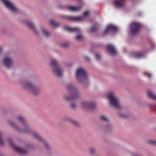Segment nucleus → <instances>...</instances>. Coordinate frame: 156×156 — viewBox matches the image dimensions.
I'll return each instance as SVG.
<instances>
[{
	"mask_svg": "<svg viewBox=\"0 0 156 156\" xmlns=\"http://www.w3.org/2000/svg\"><path fill=\"white\" fill-rule=\"evenodd\" d=\"M16 119L22 123L23 124L21 128H20L12 122H9L10 125L17 131L19 132H22L26 134H31L34 138L41 142L42 144L44 145L47 150L49 149V145L41 136L36 132H32L31 130L26 124L25 119L23 116L19 115L16 117Z\"/></svg>",
	"mask_w": 156,
	"mask_h": 156,
	"instance_id": "nucleus-1",
	"label": "nucleus"
},
{
	"mask_svg": "<svg viewBox=\"0 0 156 156\" xmlns=\"http://www.w3.org/2000/svg\"><path fill=\"white\" fill-rule=\"evenodd\" d=\"M51 69L52 72L58 76H62L63 74V70L58 63L57 60L52 59L50 61Z\"/></svg>",
	"mask_w": 156,
	"mask_h": 156,
	"instance_id": "nucleus-2",
	"label": "nucleus"
},
{
	"mask_svg": "<svg viewBox=\"0 0 156 156\" xmlns=\"http://www.w3.org/2000/svg\"><path fill=\"white\" fill-rule=\"evenodd\" d=\"M76 78L81 83L88 81V75L85 70L82 68H78L76 71Z\"/></svg>",
	"mask_w": 156,
	"mask_h": 156,
	"instance_id": "nucleus-3",
	"label": "nucleus"
},
{
	"mask_svg": "<svg viewBox=\"0 0 156 156\" xmlns=\"http://www.w3.org/2000/svg\"><path fill=\"white\" fill-rule=\"evenodd\" d=\"M67 89L68 92L70 94L71 96L70 97L65 96L64 99L65 100H72L77 98L79 96V93L78 91L72 84H69L67 87Z\"/></svg>",
	"mask_w": 156,
	"mask_h": 156,
	"instance_id": "nucleus-4",
	"label": "nucleus"
},
{
	"mask_svg": "<svg viewBox=\"0 0 156 156\" xmlns=\"http://www.w3.org/2000/svg\"><path fill=\"white\" fill-rule=\"evenodd\" d=\"M107 97L108 99L110 104L117 108L120 107L118 99L114 93L112 91H109L107 94Z\"/></svg>",
	"mask_w": 156,
	"mask_h": 156,
	"instance_id": "nucleus-5",
	"label": "nucleus"
},
{
	"mask_svg": "<svg viewBox=\"0 0 156 156\" xmlns=\"http://www.w3.org/2000/svg\"><path fill=\"white\" fill-rule=\"evenodd\" d=\"M21 84L24 88L29 90L34 94L36 95L40 91V89L38 87L34 85L30 82H22Z\"/></svg>",
	"mask_w": 156,
	"mask_h": 156,
	"instance_id": "nucleus-6",
	"label": "nucleus"
},
{
	"mask_svg": "<svg viewBox=\"0 0 156 156\" xmlns=\"http://www.w3.org/2000/svg\"><path fill=\"white\" fill-rule=\"evenodd\" d=\"M2 63L6 68L10 69L13 66L14 59L10 55H6L4 57Z\"/></svg>",
	"mask_w": 156,
	"mask_h": 156,
	"instance_id": "nucleus-7",
	"label": "nucleus"
},
{
	"mask_svg": "<svg viewBox=\"0 0 156 156\" xmlns=\"http://www.w3.org/2000/svg\"><path fill=\"white\" fill-rule=\"evenodd\" d=\"M89 13L88 11H85L83 12V16H64V18L66 19L69 20L76 22H81L84 21L86 16H87Z\"/></svg>",
	"mask_w": 156,
	"mask_h": 156,
	"instance_id": "nucleus-8",
	"label": "nucleus"
},
{
	"mask_svg": "<svg viewBox=\"0 0 156 156\" xmlns=\"http://www.w3.org/2000/svg\"><path fill=\"white\" fill-rule=\"evenodd\" d=\"M81 107L83 109L93 111L96 107V104L93 101H83L81 104Z\"/></svg>",
	"mask_w": 156,
	"mask_h": 156,
	"instance_id": "nucleus-9",
	"label": "nucleus"
},
{
	"mask_svg": "<svg viewBox=\"0 0 156 156\" xmlns=\"http://www.w3.org/2000/svg\"><path fill=\"white\" fill-rule=\"evenodd\" d=\"M141 24L139 23L134 22L131 23L129 29L131 32L133 34L137 33L139 31Z\"/></svg>",
	"mask_w": 156,
	"mask_h": 156,
	"instance_id": "nucleus-10",
	"label": "nucleus"
},
{
	"mask_svg": "<svg viewBox=\"0 0 156 156\" xmlns=\"http://www.w3.org/2000/svg\"><path fill=\"white\" fill-rule=\"evenodd\" d=\"M5 5L6 7L12 12H16L17 9L13 4L9 0H0Z\"/></svg>",
	"mask_w": 156,
	"mask_h": 156,
	"instance_id": "nucleus-11",
	"label": "nucleus"
},
{
	"mask_svg": "<svg viewBox=\"0 0 156 156\" xmlns=\"http://www.w3.org/2000/svg\"><path fill=\"white\" fill-rule=\"evenodd\" d=\"M124 0H114L112 2L113 5L116 8H121L125 5Z\"/></svg>",
	"mask_w": 156,
	"mask_h": 156,
	"instance_id": "nucleus-12",
	"label": "nucleus"
},
{
	"mask_svg": "<svg viewBox=\"0 0 156 156\" xmlns=\"http://www.w3.org/2000/svg\"><path fill=\"white\" fill-rule=\"evenodd\" d=\"M107 51L112 56H114L117 53V52L114 47L112 44H109L106 46Z\"/></svg>",
	"mask_w": 156,
	"mask_h": 156,
	"instance_id": "nucleus-13",
	"label": "nucleus"
},
{
	"mask_svg": "<svg viewBox=\"0 0 156 156\" xmlns=\"http://www.w3.org/2000/svg\"><path fill=\"white\" fill-rule=\"evenodd\" d=\"M118 29V27L116 26L112 25L110 24L108 26L106 29L104 31V34H106L109 32L111 30H112L115 31Z\"/></svg>",
	"mask_w": 156,
	"mask_h": 156,
	"instance_id": "nucleus-14",
	"label": "nucleus"
},
{
	"mask_svg": "<svg viewBox=\"0 0 156 156\" xmlns=\"http://www.w3.org/2000/svg\"><path fill=\"white\" fill-rule=\"evenodd\" d=\"M25 23L27 25L31 28L36 34H38L39 32L37 31L33 23L31 22L26 21L25 22Z\"/></svg>",
	"mask_w": 156,
	"mask_h": 156,
	"instance_id": "nucleus-15",
	"label": "nucleus"
},
{
	"mask_svg": "<svg viewBox=\"0 0 156 156\" xmlns=\"http://www.w3.org/2000/svg\"><path fill=\"white\" fill-rule=\"evenodd\" d=\"M66 30L70 32H74L77 33H80L81 30L77 27H66L65 28Z\"/></svg>",
	"mask_w": 156,
	"mask_h": 156,
	"instance_id": "nucleus-16",
	"label": "nucleus"
},
{
	"mask_svg": "<svg viewBox=\"0 0 156 156\" xmlns=\"http://www.w3.org/2000/svg\"><path fill=\"white\" fill-rule=\"evenodd\" d=\"M41 29L42 34L45 37H48L50 36V33L43 26L41 27Z\"/></svg>",
	"mask_w": 156,
	"mask_h": 156,
	"instance_id": "nucleus-17",
	"label": "nucleus"
},
{
	"mask_svg": "<svg viewBox=\"0 0 156 156\" xmlns=\"http://www.w3.org/2000/svg\"><path fill=\"white\" fill-rule=\"evenodd\" d=\"M82 7V6H70L68 7L69 9L73 12H77L80 10Z\"/></svg>",
	"mask_w": 156,
	"mask_h": 156,
	"instance_id": "nucleus-18",
	"label": "nucleus"
},
{
	"mask_svg": "<svg viewBox=\"0 0 156 156\" xmlns=\"http://www.w3.org/2000/svg\"><path fill=\"white\" fill-rule=\"evenodd\" d=\"M14 150L17 152L23 154H24L26 153V151L20 147L17 146H15L13 147Z\"/></svg>",
	"mask_w": 156,
	"mask_h": 156,
	"instance_id": "nucleus-19",
	"label": "nucleus"
},
{
	"mask_svg": "<svg viewBox=\"0 0 156 156\" xmlns=\"http://www.w3.org/2000/svg\"><path fill=\"white\" fill-rule=\"evenodd\" d=\"M100 119L101 121L106 122L107 123H109V120L108 117L104 115H102L100 117Z\"/></svg>",
	"mask_w": 156,
	"mask_h": 156,
	"instance_id": "nucleus-20",
	"label": "nucleus"
},
{
	"mask_svg": "<svg viewBox=\"0 0 156 156\" xmlns=\"http://www.w3.org/2000/svg\"><path fill=\"white\" fill-rule=\"evenodd\" d=\"M147 94L149 98L153 99H156V95L153 94L151 92L149 91L148 92Z\"/></svg>",
	"mask_w": 156,
	"mask_h": 156,
	"instance_id": "nucleus-21",
	"label": "nucleus"
},
{
	"mask_svg": "<svg viewBox=\"0 0 156 156\" xmlns=\"http://www.w3.org/2000/svg\"><path fill=\"white\" fill-rule=\"evenodd\" d=\"M64 119L66 120H68V121H70L73 123V124H75L76 125H77V123L75 121L73 120V119H70L68 117H65L64 118Z\"/></svg>",
	"mask_w": 156,
	"mask_h": 156,
	"instance_id": "nucleus-22",
	"label": "nucleus"
},
{
	"mask_svg": "<svg viewBox=\"0 0 156 156\" xmlns=\"http://www.w3.org/2000/svg\"><path fill=\"white\" fill-rule=\"evenodd\" d=\"M83 36L81 34L77 35L75 38V39L78 41L81 40H83Z\"/></svg>",
	"mask_w": 156,
	"mask_h": 156,
	"instance_id": "nucleus-23",
	"label": "nucleus"
},
{
	"mask_svg": "<svg viewBox=\"0 0 156 156\" xmlns=\"http://www.w3.org/2000/svg\"><path fill=\"white\" fill-rule=\"evenodd\" d=\"M50 22L51 24L54 27H56L58 26V24L55 23L53 20H50Z\"/></svg>",
	"mask_w": 156,
	"mask_h": 156,
	"instance_id": "nucleus-24",
	"label": "nucleus"
},
{
	"mask_svg": "<svg viewBox=\"0 0 156 156\" xmlns=\"http://www.w3.org/2000/svg\"><path fill=\"white\" fill-rule=\"evenodd\" d=\"M143 55V54L141 52L137 53L136 55L134 56V58H141Z\"/></svg>",
	"mask_w": 156,
	"mask_h": 156,
	"instance_id": "nucleus-25",
	"label": "nucleus"
},
{
	"mask_svg": "<svg viewBox=\"0 0 156 156\" xmlns=\"http://www.w3.org/2000/svg\"><path fill=\"white\" fill-rule=\"evenodd\" d=\"M99 25L98 23H95V25L90 30V31H94L96 28Z\"/></svg>",
	"mask_w": 156,
	"mask_h": 156,
	"instance_id": "nucleus-26",
	"label": "nucleus"
},
{
	"mask_svg": "<svg viewBox=\"0 0 156 156\" xmlns=\"http://www.w3.org/2000/svg\"><path fill=\"white\" fill-rule=\"evenodd\" d=\"M95 151V149L94 148H91L90 149V152L91 154H94Z\"/></svg>",
	"mask_w": 156,
	"mask_h": 156,
	"instance_id": "nucleus-27",
	"label": "nucleus"
},
{
	"mask_svg": "<svg viewBox=\"0 0 156 156\" xmlns=\"http://www.w3.org/2000/svg\"><path fill=\"white\" fill-rule=\"evenodd\" d=\"M148 143L153 145H156V141L153 140H150L148 141Z\"/></svg>",
	"mask_w": 156,
	"mask_h": 156,
	"instance_id": "nucleus-28",
	"label": "nucleus"
},
{
	"mask_svg": "<svg viewBox=\"0 0 156 156\" xmlns=\"http://www.w3.org/2000/svg\"><path fill=\"white\" fill-rule=\"evenodd\" d=\"M95 57L96 59L98 60H100L101 58L100 55L98 54L95 55Z\"/></svg>",
	"mask_w": 156,
	"mask_h": 156,
	"instance_id": "nucleus-29",
	"label": "nucleus"
},
{
	"mask_svg": "<svg viewBox=\"0 0 156 156\" xmlns=\"http://www.w3.org/2000/svg\"><path fill=\"white\" fill-rule=\"evenodd\" d=\"M2 138V136L1 135V134L0 133V145H3V143L1 140Z\"/></svg>",
	"mask_w": 156,
	"mask_h": 156,
	"instance_id": "nucleus-30",
	"label": "nucleus"
},
{
	"mask_svg": "<svg viewBox=\"0 0 156 156\" xmlns=\"http://www.w3.org/2000/svg\"><path fill=\"white\" fill-rule=\"evenodd\" d=\"M84 58L86 60L88 61H90V58L87 56H84Z\"/></svg>",
	"mask_w": 156,
	"mask_h": 156,
	"instance_id": "nucleus-31",
	"label": "nucleus"
},
{
	"mask_svg": "<svg viewBox=\"0 0 156 156\" xmlns=\"http://www.w3.org/2000/svg\"><path fill=\"white\" fill-rule=\"evenodd\" d=\"M8 140H9V144L11 145H13V144H12V141L11 139H9Z\"/></svg>",
	"mask_w": 156,
	"mask_h": 156,
	"instance_id": "nucleus-32",
	"label": "nucleus"
},
{
	"mask_svg": "<svg viewBox=\"0 0 156 156\" xmlns=\"http://www.w3.org/2000/svg\"><path fill=\"white\" fill-rule=\"evenodd\" d=\"M71 106L73 108H75L76 107V105L74 103H73L71 105Z\"/></svg>",
	"mask_w": 156,
	"mask_h": 156,
	"instance_id": "nucleus-33",
	"label": "nucleus"
},
{
	"mask_svg": "<svg viewBox=\"0 0 156 156\" xmlns=\"http://www.w3.org/2000/svg\"><path fill=\"white\" fill-rule=\"evenodd\" d=\"M62 46L64 47H66L68 46V44L66 43L63 44H62Z\"/></svg>",
	"mask_w": 156,
	"mask_h": 156,
	"instance_id": "nucleus-34",
	"label": "nucleus"
},
{
	"mask_svg": "<svg viewBox=\"0 0 156 156\" xmlns=\"http://www.w3.org/2000/svg\"><path fill=\"white\" fill-rule=\"evenodd\" d=\"M3 47L2 46L0 45V54L2 53V51H3Z\"/></svg>",
	"mask_w": 156,
	"mask_h": 156,
	"instance_id": "nucleus-35",
	"label": "nucleus"
},
{
	"mask_svg": "<svg viewBox=\"0 0 156 156\" xmlns=\"http://www.w3.org/2000/svg\"><path fill=\"white\" fill-rule=\"evenodd\" d=\"M147 74L148 75L149 78H151L152 76V75L149 73H147Z\"/></svg>",
	"mask_w": 156,
	"mask_h": 156,
	"instance_id": "nucleus-36",
	"label": "nucleus"
},
{
	"mask_svg": "<svg viewBox=\"0 0 156 156\" xmlns=\"http://www.w3.org/2000/svg\"><path fill=\"white\" fill-rule=\"evenodd\" d=\"M109 126H112V125L111 124H109Z\"/></svg>",
	"mask_w": 156,
	"mask_h": 156,
	"instance_id": "nucleus-37",
	"label": "nucleus"
},
{
	"mask_svg": "<svg viewBox=\"0 0 156 156\" xmlns=\"http://www.w3.org/2000/svg\"><path fill=\"white\" fill-rule=\"evenodd\" d=\"M155 108H156V107H155Z\"/></svg>",
	"mask_w": 156,
	"mask_h": 156,
	"instance_id": "nucleus-38",
	"label": "nucleus"
}]
</instances>
